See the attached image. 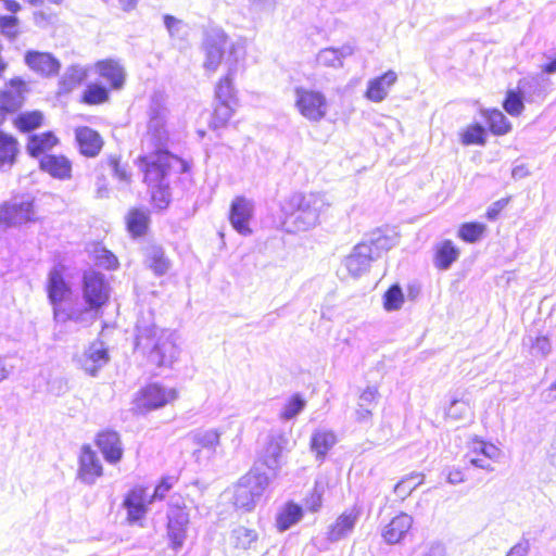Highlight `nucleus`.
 <instances>
[{
    "label": "nucleus",
    "mask_w": 556,
    "mask_h": 556,
    "mask_svg": "<svg viewBox=\"0 0 556 556\" xmlns=\"http://www.w3.org/2000/svg\"><path fill=\"white\" fill-rule=\"evenodd\" d=\"M24 87L25 84L21 78H13L0 91V111L4 115L7 112H15L22 106Z\"/></svg>",
    "instance_id": "20"
},
{
    "label": "nucleus",
    "mask_w": 556,
    "mask_h": 556,
    "mask_svg": "<svg viewBox=\"0 0 556 556\" xmlns=\"http://www.w3.org/2000/svg\"><path fill=\"white\" fill-rule=\"evenodd\" d=\"M352 53L353 49L350 46H343L340 49L327 48L319 51L317 62L324 66L341 67L343 59Z\"/></svg>",
    "instance_id": "31"
},
{
    "label": "nucleus",
    "mask_w": 556,
    "mask_h": 556,
    "mask_svg": "<svg viewBox=\"0 0 556 556\" xmlns=\"http://www.w3.org/2000/svg\"><path fill=\"white\" fill-rule=\"evenodd\" d=\"M257 540V534L254 530L244 527L233 529L231 533V541L236 547L248 549L252 547Z\"/></svg>",
    "instance_id": "41"
},
{
    "label": "nucleus",
    "mask_w": 556,
    "mask_h": 556,
    "mask_svg": "<svg viewBox=\"0 0 556 556\" xmlns=\"http://www.w3.org/2000/svg\"><path fill=\"white\" fill-rule=\"evenodd\" d=\"M110 285L104 275L87 271L83 280V300L75 301L74 323L80 327L91 326L101 315V308L110 299Z\"/></svg>",
    "instance_id": "5"
},
{
    "label": "nucleus",
    "mask_w": 556,
    "mask_h": 556,
    "mask_svg": "<svg viewBox=\"0 0 556 556\" xmlns=\"http://www.w3.org/2000/svg\"><path fill=\"white\" fill-rule=\"evenodd\" d=\"M222 432L217 429H200L189 434V439L197 445L215 450L220 442Z\"/></svg>",
    "instance_id": "32"
},
{
    "label": "nucleus",
    "mask_w": 556,
    "mask_h": 556,
    "mask_svg": "<svg viewBox=\"0 0 556 556\" xmlns=\"http://www.w3.org/2000/svg\"><path fill=\"white\" fill-rule=\"evenodd\" d=\"M4 122V114L0 111V126ZM18 153L17 140L0 129V169L11 167Z\"/></svg>",
    "instance_id": "29"
},
{
    "label": "nucleus",
    "mask_w": 556,
    "mask_h": 556,
    "mask_svg": "<svg viewBox=\"0 0 556 556\" xmlns=\"http://www.w3.org/2000/svg\"><path fill=\"white\" fill-rule=\"evenodd\" d=\"M243 58V46H231L229 56L226 59L227 74L219 79L215 88V97L218 102L237 103L233 78L238 72L239 62Z\"/></svg>",
    "instance_id": "11"
},
{
    "label": "nucleus",
    "mask_w": 556,
    "mask_h": 556,
    "mask_svg": "<svg viewBox=\"0 0 556 556\" xmlns=\"http://www.w3.org/2000/svg\"><path fill=\"white\" fill-rule=\"evenodd\" d=\"M397 81L396 72L390 70L367 84L365 97L371 102H382L389 94L391 87Z\"/></svg>",
    "instance_id": "22"
},
{
    "label": "nucleus",
    "mask_w": 556,
    "mask_h": 556,
    "mask_svg": "<svg viewBox=\"0 0 556 556\" xmlns=\"http://www.w3.org/2000/svg\"><path fill=\"white\" fill-rule=\"evenodd\" d=\"M403 303L404 295L397 285L390 287L383 295V306L389 312L400 309Z\"/></svg>",
    "instance_id": "48"
},
{
    "label": "nucleus",
    "mask_w": 556,
    "mask_h": 556,
    "mask_svg": "<svg viewBox=\"0 0 556 556\" xmlns=\"http://www.w3.org/2000/svg\"><path fill=\"white\" fill-rule=\"evenodd\" d=\"M541 397L547 404L556 401V380L541 393Z\"/></svg>",
    "instance_id": "64"
},
{
    "label": "nucleus",
    "mask_w": 556,
    "mask_h": 556,
    "mask_svg": "<svg viewBox=\"0 0 556 556\" xmlns=\"http://www.w3.org/2000/svg\"><path fill=\"white\" fill-rule=\"evenodd\" d=\"M43 116L39 111L18 114L14 119L15 127L24 132L31 131L42 124Z\"/></svg>",
    "instance_id": "40"
},
{
    "label": "nucleus",
    "mask_w": 556,
    "mask_h": 556,
    "mask_svg": "<svg viewBox=\"0 0 556 556\" xmlns=\"http://www.w3.org/2000/svg\"><path fill=\"white\" fill-rule=\"evenodd\" d=\"M178 397L177 390L160 383H150L142 388L136 395L134 403L139 413H146L164 407Z\"/></svg>",
    "instance_id": "10"
},
{
    "label": "nucleus",
    "mask_w": 556,
    "mask_h": 556,
    "mask_svg": "<svg viewBox=\"0 0 556 556\" xmlns=\"http://www.w3.org/2000/svg\"><path fill=\"white\" fill-rule=\"evenodd\" d=\"M254 205L252 201L238 197L230 206L229 220L233 229L240 235H251L250 220L252 219Z\"/></svg>",
    "instance_id": "15"
},
{
    "label": "nucleus",
    "mask_w": 556,
    "mask_h": 556,
    "mask_svg": "<svg viewBox=\"0 0 556 556\" xmlns=\"http://www.w3.org/2000/svg\"><path fill=\"white\" fill-rule=\"evenodd\" d=\"M325 492V482L321 479L315 481L313 491L304 500V505L309 511H317L323 504V495Z\"/></svg>",
    "instance_id": "45"
},
{
    "label": "nucleus",
    "mask_w": 556,
    "mask_h": 556,
    "mask_svg": "<svg viewBox=\"0 0 556 556\" xmlns=\"http://www.w3.org/2000/svg\"><path fill=\"white\" fill-rule=\"evenodd\" d=\"M189 522L188 514L182 509H174L168 514V536L174 547H181Z\"/></svg>",
    "instance_id": "25"
},
{
    "label": "nucleus",
    "mask_w": 556,
    "mask_h": 556,
    "mask_svg": "<svg viewBox=\"0 0 556 556\" xmlns=\"http://www.w3.org/2000/svg\"><path fill=\"white\" fill-rule=\"evenodd\" d=\"M97 445L108 463L117 464L122 459L124 451L117 432L103 431L99 433Z\"/></svg>",
    "instance_id": "23"
},
{
    "label": "nucleus",
    "mask_w": 556,
    "mask_h": 556,
    "mask_svg": "<svg viewBox=\"0 0 556 556\" xmlns=\"http://www.w3.org/2000/svg\"><path fill=\"white\" fill-rule=\"evenodd\" d=\"M147 131L142 138L143 155L139 157V166L144 174V182L149 188L169 184L172 168L180 164V160L167 150L169 141L166 97L155 92L150 99L147 111Z\"/></svg>",
    "instance_id": "1"
},
{
    "label": "nucleus",
    "mask_w": 556,
    "mask_h": 556,
    "mask_svg": "<svg viewBox=\"0 0 556 556\" xmlns=\"http://www.w3.org/2000/svg\"><path fill=\"white\" fill-rule=\"evenodd\" d=\"M149 189L155 206L160 210L165 208L170 201L169 184H165V186H155V188Z\"/></svg>",
    "instance_id": "52"
},
{
    "label": "nucleus",
    "mask_w": 556,
    "mask_h": 556,
    "mask_svg": "<svg viewBox=\"0 0 556 556\" xmlns=\"http://www.w3.org/2000/svg\"><path fill=\"white\" fill-rule=\"evenodd\" d=\"M14 366L7 356L0 355V382L7 380L13 372Z\"/></svg>",
    "instance_id": "60"
},
{
    "label": "nucleus",
    "mask_w": 556,
    "mask_h": 556,
    "mask_svg": "<svg viewBox=\"0 0 556 556\" xmlns=\"http://www.w3.org/2000/svg\"><path fill=\"white\" fill-rule=\"evenodd\" d=\"M305 400L300 394H294L281 409L280 419L287 421L295 418L305 408Z\"/></svg>",
    "instance_id": "43"
},
{
    "label": "nucleus",
    "mask_w": 556,
    "mask_h": 556,
    "mask_svg": "<svg viewBox=\"0 0 556 556\" xmlns=\"http://www.w3.org/2000/svg\"><path fill=\"white\" fill-rule=\"evenodd\" d=\"M530 549V543L528 540H521L516 543L507 553L506 556H527Z\"/></svg>",
    "instance_id": "59"
},
{
    "label": "nucleus",
    "mask_w": 556,
    "mask_h": 556,
    "mask_svg": "<svg viewBox=\"0 0 556 556\" xmlns=\"http://www.w3.org/2000/svg\"><path fill=\"white\" fill-rule=\"evenodd\" d=\"M414 519L406 513L394 516L382 529L381 536L389 545L401 543L412 529Z\"/></svg>",
    "instance_id": "17"
},
{
    "label": "nucleus",
    "mask_w": 556,
    "mask_h": 556,
    "mask_svg": "<svg viewBox=\"0 0 556 556\" xmlns=\"http://www.w3.org/2000/svg\"><path fill=\"white\" fill-rule=\"evenodd\" d=\"M237 103L218 102L214 110L213 124L215 127H222L232 117Z\"/></svg>",
    "instance_id": "49"
},
{
    "label": "nucleus",
    "mask_w": 556,
    "mask_h": 556,
    "mask_svg": "<svg viewBox=\"0 0 556 556\" xmlns=\"http://www.w3.org/2000/svg\"><path fill=\"white\" fill-rule=\"evenodd\" d=\"M1 216L10 227H17L35 220L33 201L28 198H13L0 205Z\"/></svg>",
    "instance_id": "12"
},
{
    "label": "nucleus",
    "mask_w": 556,
    "mask_h": 556,
    "mask_svg": "<svg viewBox=\"0 0 556 556\" xmlns=\"http://www.w3.org/2000/svg\"><path fill=\"white\" fill-rule=\"evenodd\" d=\"M83 99L88 104H101L109 100V91L104 86L90 84L87 86Z\"/></svg>",
    "instance_id": "44"
},
{
    "label": "nucleus",
    "mask_w": 556,
    "mask_h": 556,
    "mask_svg": "<svg viewBox=\"0 0 556 556\" xmlns=\"http://www.w3.org/2000/svg\"><path fill=\"white\" fill-rule=\"evenodd\" d=\"M504 109L513 116L521 114L525 109L521 96L516 91L509 90L504 101Z\"/></svg>",
    "instance_id": "51"
},
{
    "label": "nucleus",
    "mask_w": 556,
    "mask_h": 556,
    "mask_svg": "<svg viewBox=\"0 0 556 556\" xmlns=\"http://www.w3.org/2000/svg\"><path fill=\"white\" fill-rule=\"evenodd\" d=\"M378 396V390L374 387H368L363 391L359 396L358 406L372 408Z\"/></svg>",
    "instance_id": "58"
},
{
    "label": "nucleus",
    "mask_w": 556,
    "mask_h": 556,
    "mask_svg": "<svg viewBox=\"0 0 556 556\" xmlns=\"http://www.w3.org/2000/svg\"><path fill=\"white\" fill-rule=\"evenodd\" d=\"M397 241V235L393 230L378 228L371 231L345 257L344 265L349 274L353 277L362 276L368 271L374 261L396 245Z\"/></svg>",
    "instance_id": "4"
},
{
    "label": "nucleus",
    "mask_w": 556,
    "mask_h": 556,
    "mask_svg": "<svg viewBox=\"0 0 556 556\" xmlns=\"http://www.w3.org/2000/svg\"><path fill=\"white\" fill-rule=\"evenodd\" d=\"M446 479L448 483L456 485L465 481V475L458 468H451L447 472Z\"/></svg>",
    "instance_id": "63"
},
{
    "label": "nucleus",
    "mask_w": 556,
    "mask_h": 556,
    "mask_svg": "<svg viewBox=\"0 0 556 556\" xmlns=\"http://www.w3.org/2000/svg\"><path fill=\"white\" fill-rule=\"evenodd\" d=\"M469 462L472 466L483 469L485 471L494 470V467L491 464L492 460H489L485 457L482 458V457H478V456H471Z\"/></svg>",
    "instance_id": "62"
},
{
    "label": "nucleus",
    "mask_w": 556,
    "mask_h": 556,
    "mask_svg": "<svg viewBox=\"0 0 556 556\" xmlns=\"http://www.w3.org/2000/svg\"><path fill=\"white\" fill-rule=\"evenodd\" d=\"M87 77V70L79 65H72L66 68L60 80L61 90L68 92L77 87Z\"/></svg>",
    "instance_id": "33"
},
{
    "label": "nucleus",
    "mask_w": 556,
    "mask_h": 556,
    "mask_svg": "<svg viewBox=\"0 0 556 556\" xmlns=\"http://www.w3.org/2000/svg\"><path fill=\"white\" fill-rule=\"evenodd\" d=\"M269 484L270 478L266 472L251 470L233 486L235 506L248 511L253 509Z\"/></svg>",
    "instance_id": "7"
},
{
    "label": "nucleus",
    "mask_w": 556,
    "mask_h": 556,
    "mask_svg": "<svg viewBox=\"0 0 556 556\" xmlns=\"http://www.w3.org/2000/svg\"><path fill=\"white\" fill-rule=\"evenodd\" d=\"M76 140L80 152L90 157L98 155L103 146L101 136L89 127L77 128Z\"/></svg>",
    "instance_id": "27"
},
{
    "label": "nucleus",
    "mask_w": 556,
    "mask_h": 556,
    "mask_svg": "<svg viewBox=\"0 0 556 556\" xmlns=\"http://www.w3.org/2000/svg\"><path fill=\"white\" fill-rule=\"evenodd\" d=\"M331 206L323 192H294L281 204L283 226L288 232H304L320 224L321 216Z\"/></svg>",
    "instance_id": "2"
},
{
    "label": "nucleus",
    "mask_w": 556,
    "mask_h": 556,
    "mask_svg": "<svg viewBox=\"0 0 556 556\" xmlns=\"http://www.w3.org/2000/svg\"><path fill=\"white\" fill-rule=\"evenodd\" d=\"M458 257L459 250L451 240H444L435 247L434 265L441 270L448 269Z\"/></svg>",
    "instance_id": "30"
},
{
    "label": "nucleus",
    "mask_w": 556,
    "mask_h": 556,
    "mask_svg": "<svg viewBox=\"0 0 556 556\" xmlns=\"http://www.w3.org/2000/svg\"><path fill=\"white\" fill-rule=\"evenodd\" d=\"M77 475L87 484H93L103 475L101 460L89 445L81 447Z\"/></svg>",
    "instance_id": "16"
},
{
    "label": "nucleus",
    "mask_w": 556,
    "mask_h": 556,
    "mask_svg": "<svg viewBox=\"0 0 556 556\" xmlns=\"http://www.w3.org/2000/svg\"><path fill=\"white\" fill-rule=\"evenodd\" d=\"M231 46H241L240 43H229L227 35L223 30H213L207 34L203 42L204 61L203 68L208 74L215 73L223 61L229 56Z\"/></svg>",
    "instance_id": "9"
},
{
    "label": "nucleus",
    "mask_w": 556,
    "mask_h": 556,
    "mask_svg": "<svg viewBox=\"0 0 556 556\" xmlns=\"http://www.w3.org/2000/svg\"><path fill=\"white\" fill-rule=\"evenodd\" d=\"M485 226L479 223H465L458 230V237L466 242H477L483 235Z\"/></svg>",
    "instance_id": "46"
},
{
    "label": "nucleus",
    "mask_w": 556,
    "mask_h": 556,
    "mask_svg": "<svg viewBox=\"0 0 556 556\" xmlns=\"http://www.w3.org/2000/svg\"><path fill=\"white\" fill-rule=\"evenodd\" d=\"M471 454L478 457L482 455L489 460H498L502 456V451L492 443L482 440H473L471 443Z\"/></svg>",
    "instance_id": "42"
},
{
    "label": "nucleus",
    "mask_w": 556,
    "mask_h": 556,
    "mask_svg": "<svg viewBox=\"0 0 556 556\" xmlns=\"http://www.w3.org/2000/svg\"><path fill=\"white\" fill-rule=\"evenodd\" d=\"M532 351L543 357L547 356L552 351V344L547 337H538L531 344Z\"/></svg>",
    "instance_id": "56"
},
{
    "label": "nucleus",
    "mask_w": 556,
    "mask_h": 556,
    "mask_svg": "<svg viewBox=\"0 0 556 556\" xmlns=\"http://www.w3.org/2000/svg\"><path fill=\"white\" fill-rule=\"evenodd\" d=\"M294 106L311 123L323 121L329 110V103L325 93L302 86L294 88Z\"/></svg>",
    "instance_id": "8"
},
{
    "label": "nucleus",
    "mask_w": 556,
    "mask_h": 556,
    "mask_svg": "<svg viewBox=\"0 0 556 556\" xmlns=\"http://www.w3.org/2000/svg\"><path fill=\"white\" fill-rule=\"evenodd\" d=\"M424 482V475L413 472L401 479L394 486V493L401 500H405L410 493Z\"/></svg>",
    "instance_id": "38"
},
{
    "label": "nucleus",
    "mask_w": 556,
    "mask_h": 556,
    "mask_svg": "<svg viewBox=\"0 0 556 556\" xmlns=\"http://www.w3.org/2000/svg\"><path fill=\"white\" fill-rule=\"evenodd\" d=\"M96 262L99 266L106 269H114L118 264L116 256L104 248L96 251Z\"/></svg>",
    "instance_id": "53"
},
{
    "label": "nucleus",
    "mask_w": 556,
    "mask_h": 556,
    "mask_svg": "<svg viewBox=\"0 0 556 556\" xmlns=\"http://www.w3.org/2000/svg\"><path fill=\"white\" fill-rule=\"evenodd\" d=\"M490 129L495 135H505L510 130V123L500 110H486L483 112Z\"/></svg>",
    "instance_id": "37"
},
{
    "label": "nucleus",
    "mask_w": 556,
    "mask_h": 556,
    "mask_svg": "<svg viewBox=\"0 0 556 556\" xmlns=\"http://www.w3.org/2000/svg\"><path fill=\"white\" fill-rule=\"evenodd\" d=\"M361 511L353 507L344 510L338 518L328 527L327 539L330 542H339L349 536L358 519Z\"/></svg>",
    "instance_id": "18"
},
{
    "label": "nucleus",
    "mask_w": 556,
    "mask_h": 556,
    "mask_svg": "<svg viewBox=\"0 0 556 556\" xmlns=\"http://www.w3.org/2000/svg\"><path fill=\"white\" fill-rule=\"evenodd\" d=\"M419 556H445V547L440 543H431L425 547Z\"/></svg>",
    "instance_id": "61"
},
{
    "label": "nucleus",
    "mask_w": 556,
    "mask_h": 556,
    "mask_svg": "<svg viewBox=\"0 0 556 556\" xmlns=\"http://www.w3.org/2000/svg\"><path fill=\"white\" fill-rule=\"evenodd\" d=\"M18 20L15 16H0V30L10 39L17 36Z\"/></svg>",
    "instance_id": "54"
},
{
    "label": "nucleus",
    "mask_w": 556,
    "mask_h": 556,
    "mask_svg": "<svg viewBox=\"0 0 556 556\" xmlns=\"http://www.w3.org/2000/svg\"><path fill=\"white\" fill-rule=\"evenodd\" d=\"M149 498L146 488L136 486L129 491L124 500V506L130 521H138L146 516L147 505L152 503Z\"/></svg>",
    "instance_id": "21"
},
{
    "label": "nucleus",
    "mask_w": 556,
    "mask_h": 556,
    "mask_svg": "<svg viewBox=\"0 0 556 556\" xmlns=\"http://www.w3.org/2000/svg\"><path fill=\"white\" fill-rule=\"evenodd\" d=\"M445 415L454 421L464 420L470 415V406L466 401L452 400L446 408Z\"/></svg>",
    "instance_id": "47"
},
{
    "label": "nucleus",
    "mask_w": 556,
    "mask_h": 556,
    "mask_svg": "<svg viewBox=\"0 0 556 556\" xmlns=\"http://www.w3.org/2000/svg\"><path fill=\"white\" fill-rule=\"evenodd\" d=\"M24 59L33 72L42 76L56 75L61 68L60 61L49 52L30 50L25 53Z\"/></svg>",
    "instance_id": "19"
},
{
    "label": "nucleus",
    "mask_w": 556,
    "mask_h": 556,
    "mask_svg": "<svg viewBox=\"0 0 556 556\" xmlns=\"http://www.w3.org/2000/svg\"><path fill=\"white\" fill-rule=\"evenodd\" d=\"M302 518V508L301 506L289 503L279 513L277 517V527L280 531H286L293 525L300 521Z\"/></svg>",
    "instance_id": "35"
},
{
    "label": "nucleus",
    "mask_w": 556,
    "mask_h": 556,
    "mask_svg": "<svg viewBox=\"0 0 556 556\" xmlns=\"http://www.w3.org/2000/svg\"><path fill=\"white\" fill-rule=\"evenodd\" d=\"M48 296L53 307V318L58 325L74 323L75 302L71 300V288L58 268H53L48 277Z\"/></svg>",
    "instance_id": "6"
},
{
    "label": "nucleus",
    "mask_w": 556,
    "mask_h": 556,
    "mask_svg": "<svg viewBox=\"0 0 556 556\" xmlns=\"http://www.w3.org/2000/svg\"><path fill=\"white\" fill-rule=\"evenodd\" d=\"M40 168L58 179L71 178L72 164L63 155H43L40 159Z\"/></svg>",
    "instance_id": "28"
},
{
    "label": "nucleus",
    "mask_w": 556,
    "mask_h": 556,
    "mask_svg": "<svg viewBox=\"0 0 556 556\" xmlns=\"http://www.w3.org/2000/svg\"><path fill=\"white\" fill-rule=\"evenodd\" d=\"M108 349L101 341L92 342L78 357L77 363L87 374L96 376L108 364Z\"/></svg>",
    "instance_id": "14"
},
{
    "label": "nucleus",
    "mask_w": 556,
    "mask_h": 556,
    "mask_svg": "<svg viewBox=\"0 0 556 556\" xmlns=\"http://www.w3.org/2000/svg\"><path fill=\"white\" fill-rule=\"evenodd\" d=\"M175 332L154 325L137 326L136 345L148 352V359L159 367H170L179 357L180 349Z\"/></svg>",
    "instance_id": "3"
},
{
    "label": "nucleus",
    "mask_w": 556,
    "mask_h": 556,
    "mask_svg": "<svg viewBox=\"0 0 556 556\" xmlns=\"http://www.w3.org/2000/svg\"><path fill=\"white\" fill-rule=\"evenodd\" d=\"M56 138L51 132H45L42 135L31 136L28 144L27 151L30 155L37 156L41 154L45 150L51 149L56 143Z\"/></svg>",
    "instance_id": "36"
},
{
    "label": "nucleus",
    "mask_w": 556,
    "mask_h": 556,
    "mask_svg": "<svg viewBox=\"0 0 556 556\" xmlns=\"http://www.w3.org/2000/svg\"><path fill=\"white\" fill-rule=\"evenodd\" d=\"M97 73L110 83L113 89H122L125 84L126 73L119 62L108 59L94 64Z\"/></svg>",
    "instance_id": "24"
},
{
    "label": "nucleus",
    "mask_w": 556,
    "mask_h": 556,
    "mask_svg": "<svg viewBox=\"0 0 556 556\" xmlns=\"http://www.w3.org/2000/svg\"><path fill=\"white\" fill-rule=\"evenodd\" d=\"M106 166L112 169V172L114 173V175L121 180V181H125V182H128L129 181V175L128 173L126 172L125 168H123L121 165H119V162L116 157L114 156H111L106 160L105 162Z\"/></svg>",
    "instance_id": "57"
},
{
    "label": "nucleus",
    "mask_w": 556,
    "mask_h": 556,
    "mask_svg": "<svg viewBox=\"0 0 556 556\" xmlns=\"http://www.w3.org/2000/svg\"><path fill=\"white\" fill-rule=\"evenodd\" d=\"M174 478H164L162 481L155 486L153 494L149 495V502H153L156 500H163L166 493L173 488Z\"/></svg>",
    "instance_id": "55"
},
{
    "label": "nucleus",
    "mask_w": 556,
    "mask_h": 556,
    "mask_svg": "<svg viewBox=\"0 0 556 556\" xmlns=\"http://www.w3.org/2000/svg\"><path fill=\"white\" fill-rule=\"evenodd\" d=\"M336 443L337 435L332 430L318 428L312 433L311 450L315 453L317 460L323 462Z\"/></svg>",
    "instance_id": "26"
},
{
    "label": "nucleus",
    "mask_w": 556,
    "mask_h": 556,
    "mask_svg": "<svg viewBox=\"0 0 556 556\" xmlns=\"http://www.w3.org/2000/svg\"><path fill=\"white\" fill-rule=\"evenodd\" d=\"M147 263L159 276L164 275L169 269V261L165 257L164 251L160 247L153 245L147 249Z\"/></svg>",
    "instance_id": "34"
},
{
    "label": "nucleus",
    "mask_w": 556,
    "mask_h": 556,
    "mask_svg": "<svg viewBox=\"0 0 556 556\" xmlns=\"http://www.w3.org/2000/svg\"><path fill=\"white\" fill-rule=\"evenodd\" d=\"M149 223V214L144 210L135 208L129 212L127 217V226L134 236L144 233Z\"/></svg>",
    "instance_id": "39"
},
{
    "label": "nucleus",
    "mask_w": 556,
    "mask_h": 556,
    "mask_svg": "<svg viewBox=\"0 0 556 556\" xmlns=\"http://www.w3.org/2000/svg\"><path fill=\"white\" fill-rule=\"evenodd\" d=\"M288 442L289 440L283 433H275L268 437V441L262 454V462L269 470L267 475L270 481L278 476L282 467V451L287 447Z\"/></svg>",
    "instance_id": "13"
},
{
    "label": "nucleus",
    "mask_w": 556,
    "mask_h": 556,
    "mask_svg": "<svg viewBox=\"0 0 556 556\" xmlns=\"http://www.w3.org/2000/svg\"><path fill=\"white\" fill-rule=\"evenodd\" d=\"M485 130L481 125L469 126L462 136V142L465 146L483 144Z\"/></svg>",
    "instance_id": "50"
}]
</instances>
